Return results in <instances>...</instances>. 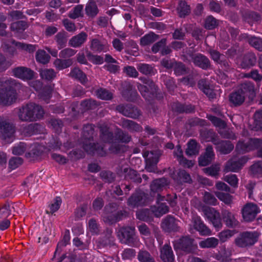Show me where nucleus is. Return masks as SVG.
I'll return each instance as SVG.
<instances>
[{
	"instance_id": "nucleus-55",
	"label": "nucleus",
	"mask_w": 262,
	"mask_h": 262,
	"mask_svg": "<svg viewBox=\"0 0 262 262\" xmlns=\"http://www.w3.org/2000/svg\"><path fill=\"white\" fill-rule=\"evenodd\" d=\"M219 26L218 20L212 15H208L206 17L204 21V28L207 30H213Z\"/></svg>"
},
{
	"instance_id": "nucleus-11",
	"label": "nucleus",
	"mask_w": 262,
	"mask_h": 262,
	"mask_svg": "<svg viewBox=\"0 0 262 262\" xmlns=\"http://www.w3.org/2000/svg\"><path fill=\"white\" fill-rule=\"evenodd\" d=\"M116 110L124 116L133 119H137L141 115L142 113L140 109L132 104H119L116 106Z\"/></svg>"
},
{
	"instance_id": "nucleus-18",
	"label": "nucleus",
	"mask_w": 262,
	"mask_h": 262,
	"mask_svg": "<svg viewBox=\"0 0 262 262\" xmlns=\"http://www.w3.org/2000/svg\"><path fill=\"white\" fill-rule=\"evenodd\" d=\"M257 62V58L255 54L251 51L247 52L243 55L240 66L243 69H250L254 67Z\"/></svg>"
},
{
	"instance_id": "nucleus-36",
	"label": "nucleus",
	"mask_w": 262,
	"mask_h": 262,
	"mask_svg": "<svg viewBox=\"0 0 262 262\" xmlns=\"http://www.w3.org/2000/svg\"><path fill=\"white\" fill-rule=\"evenodd\" d=\"M70 76L85 85L88 81L86 75L78 67L74 68L70 72Z\"/></svg>"
},
{
	"instance_id": "nucleus-9",
	"label": "nucleus",
	"mask_w": 262,
	"mask_h": 262,
	"mask_svg": "<svg viewBox=\"0 0 262 262\" xmlns=\"http://www.w3.org/2000/svg\"><path fill=\"white\" fill-rule=\"evenodd\" d=\"M259 234L257 232L244 231L240 233L235 239V245L239 248L253 246L258 241Z\"/></svg>"
},
{
	"instance_id": "nucleus-17",
	"label": "nucleus",
	"mask_w": 262,
	"mask_h": 262,
	"mask_svg": "<svg viewBox=\"0 0 262 262\" xmlns=\"http://www.w3.org/2000/svg\"><path fill=\"white\" fill-rule=\"evenodd\" d=\"M153 53L156 54L160 52L161 56H165L172 53V50L170 47L167 45V38H162L160 41L154 43L151 48Z\"/></svg>"
},
{
	"instance_id": "nucleus-49",
	"label": "nucleus",
	"mask_w": 262,
	"mask_h": 262,
	"mask_svg": "<svg viewBox=\"0 0 262 262\" xmlns=\"http://www.w3.org/2000/svg\"><path fill=\"white\" fill-rule=\"evenodd\" d=\"M35 58L38 62L46 64L50 61L51 57L45 50L39 49L36 53Z\"/></svg>"
},
{
	"instance_id": "nucleus-4",
	"label": "nucleus",
	"mask_w": 262,
	"mask_h": 262,
	"mask_svg": "<svg viewBox=\"0 0 262 262\" xmlns=\"http://www.w3.org/2000/svg\"><path fill=\"white\" fill-rule=\"evenodd\" d=\"M44 114V110L41 105L29 103L19 108L18 116L22 121L33 122L43 118Z\"/></svg>"
},
{
	"instance_id": "nucleus-16",
	"label": "nucleus",
	"mask_w": 262,
	"mask_h": 262,
	"mask_svg": "<svg viewBox=\"0 0 262 262\" xmlns=\"http://www.w3.org/2000/svg\"><path fill=\"white\" fill-rule=\"evenodd\" d=\"M14 76L24 80H30L34 78L35 72L30 68L25 67H18L12 70Z\"/></svg>"
},
{
	"instance_id": "nucleus-43",
	"label": "nucleus",
	"mask_w": 262,
	"mask_h": 262,
	"mask_svg": "<svg viewBox=\"0 0 262 262\" xmlns=\"http://www.w3.org/2000/svg\"><path fill=\"white\" fill-rule=\"evenodd\" d=\"M100 137L105 143H110L114 141L115 135L107 127H102L100 130Z\"/></svg>"
},
{
	"instance_id": "nucleus-60",
	"label": "nucleus",
	"mask_w": 262,
	"mask_h": 262,
	"mask_svg": "<svg viewBox=\"0 0 262 262\" xmlns=\"http://www.w3.org/2000/svg\"><path fill=\"white\" fill-rule=\"evenodd\" d=\"M164 83L168 92L172 94L177 88V85L173 78L170 76H166L164 79Z\"/></svg>"
},
{
	"instance_id": "nucleus-32",
	"label": "nucleus",
	"mask_w": 262,
	"mask_h": 262,
	"mask_svg": "<svg viewBox=\"0 0 262 262\" xmlns=\"http://www.w3.org/2000/svg\"><path fill=\"white\" fill-rule=\"evenodd\" d=\"M136 215L137 219L141 221L149 223L154 220V212L148 208L136 211Z\"/></svg>"
},
{
	"instance_id": "nucleus-52",
	"label": "nucleus",
	"mask_w": 262,
	"mask_h": 262,
	"mask_svg": "<svg viewBox=\"0 0 262 262\" xmlns=\"http://www.w3.org/2000/svg\"><path fill=\"white\" fill-rule=\"evenodd\" d=\"M250 171L254 177H262V161L259 160L253 164L250 167Z\"/></svg>"
},
{
	"instance_id": "nucleus-20",
	"label": "nucleus",
	"mask_w": 262,
	"mask_h": 262,
	"mask_svg": "<svg viewBox=\"0 0 262 262\" xmlns=\"http://www.w3.org/2000/svg\"><path fill=\"white\" fill-rule=\"evenodd\" d=\"M163 230L168 233L176 232L179 230V227L176 222L175 217L172 215H167L161 224Z\"/></svg>"
},
{
	"instance_id": "nucleus-45",
	"label": "nucleus",
	"mask_w": 262,
	"mask_h": 262,
	"mask_svg": "<svg viewBox=\"0 0 262 262\" xmlns=\"http://www.w3.org/2000/svg\"><path fill=\"white\" fill-rule=\"evenodd\" d=\"M39 75L42 79L47 81H52L54 79L56 75L53 69H39L38 70Z\"/></svg>"
},
{
	"instance_id": "nucleus-47",
	"label": "nucleus",
	"mask_w": 262,
	"mask_h": 262,
	"mask_svg": "<svg viewBox=\"0 0 262 262\" xmlns=\"http://www.w3.org/2000/svg\"><path fill=\"white\" fill-rule=\"evenodd\" d=\"M219 244V240L215 237H208L199 242V246L202 248H215Z\"/></svg>"
},
{
	"instance_id": "nucleus-5",
	"label": "nucleus",
	"mask_w": 262,
	"mask_h": 262,
	"mask_svg": "<svg viewBox=\"0 0 262 262\" xmlns=\"http://www.w3.org/2000/svg\"><path fill=\"white\" fill-rule=\"evenodd\" d=\"M119 205L117 203H110L103 209V221L112 225L122 220L128 216V212L125 210H118Z\"/></svg>"
},
{
	"instance_id": "nucleus-19",
	"label": "nucleus",
	"mask_w": 262,
	"mask_h": 262,
	"mask_svg": "<svg viewBox=\"0 0 262 262\" xmlns=\"http://www.w3.org/2000/svg\"><path fill=\"white\" fill-rule=\"evenodd\" d=\"M215 158V154L212 146L208 145L204 154H202L198 158L199 165L200 166H206L209 165Z\"/></svg>"
},
{
	"instance_id": "nucleus-57",
	"label": "nucleus",
	"mask_w": 262,
	"mask_h": 262,
	"mask_svg": "<svg viewBox=\"0 0 262 262\" xmlns=\"http://www.w3.org/2000/svg\"><path fill=\"white\" fill-rule=\"evenodd\" d=\"M27 27V23L25 20H18L13 23L10 27L11 30L15 31L18 33L23 32Z\"/></svg>"
},
{
	"instance_id": "nucleus-15",
	"label": "nucleus",
	"mask_w": 262,
	"mask_h": 262,
	"mask_svg": "<svg viewBox=\"0 0 262 262\" xmlns=\"http://www.w3.org/2000/svg\"><path fill=\"white\" fill-rule=\"evenodd\" d=\"M83 149L91 155H96L98 157H103L106 155V151L104 149V146L98 143H89L83 144Z\"/></svg>"
},
{
	"instance_id": "nucleus-24",
	"label": "nucleus",
	"mask_w": 262,
	"mask_h": 262,
	"mask_svg": "<svg viewBox=\"0 0 262 262\" xmlns=\"http://www.w3.org/2000/svg\"><path fill=\"white\" fill-rule=\"evenodd\" d=\"M256 206L251 204H247L242 210V216L245 221L250 222L256 217L257 212L254 207Z\"/></svg>"
},
{
	"instance_id": "nucleus-63",
	"label": "nucleus",
	"mask_w": 262,
	"mask_h": 262,
	"mask_svg": "<svg viewBox=\"0 0 262 262\" xmlns=\"http://www.w3.org/2000/svg\"><path fill=\"white\" fill-rule=\"evenodd\" d=\"M250 151L258 150L262 147V139L250 138L248 142Z\"/></svg>"
},
{
	"instance_id": "nucleus-51",
	"label": "nucleus",
	"mask_w": 262,
	"mask_h": 262,
	"mask_svg": "<svg viewBox=\"0 0 262 262\" xmlns=\"http://www.w3.org/2000/svg\"><path fill=\"white\" fill-rule=\"evenodd\" d=\"M174 73L176 76L183 75L188 73V69L184 63L181 61L174 60Z\"/></svg>"
},
{
	"instance_id": "nucleus-7",
	"label": "nucleus",
	"mask_w": 262,
	"mask_h": 262,
	"mask_svg": "<svg viewBox=\"0 0 262 262\" xmlns=\"http://www.w3.org/2000/svg\"><path fill=\"white\" fill-rule=\"evenodd\" d=\"M153 201L152 196L144 192L139 188L136 189L135 191L127 199V205L132 208H136L148 205Z\"/></svg>"
},
{
	"instance_id": "nucleus-56",
	"label": "nucleus",
	"mask_w": 262,
	"mask_h": 262,
	"mask_svg": "<svg viewBox=\"0 0 262 262\" xmlns=\"http://www.w3.org/2000/svg\"><path fill=\"white\" fill-rule=\"evenodd\" d=\"M138 70L145 75H152L154 74V67L147 63H140L137 64Z\"/></svg>"
},
{
	"instance_id": "nucleus-8",
	"label": "nucleus",
	"mask_w": 262,
	"mask_h": 262,
	"mask_svg": "<svg viewBox=\"0 0 262 262\" xmlns=\"http://www.w3.org/2000/svg\"><path fill=\"white\" fill-rule=\"evenodd\" d=\"M117 236L121 243L130 247H136L139 242L135 228L130 226L120 228L117 232Z\"/></svg>"
},
{
	"instance_id": "nucleus-44",
	"label": "nucleus",
	"mask_w": 262,
	"mask_h": 262,
	"mask_svg": "<svg viewBox=\"0 0 262 262\" xmlns=\"http://www.w3.org/2000/svg\"><path fill=\"white\" fill-rule=\"evenodd\" d=\"M86 14L91 17H95L99 12L96 2L94 0H90L86 4L85 8Z\"/></svg>"
},
{
	"instance_id": "nucleus-58",
	"label": "nucleus",
	"mask_w": 262,
	"mask_h": 262,
	"mask_svg": "<svg viewBox=\"0 0 262 262\" xmlns=\"http://www.w3.org/2000/svg\"><path fill=\"white\" fill-rule=\"evenodd\" d=\"M127 94H123L122 97L128 102H136L139 100H141V97L135 88L129 93H127Z\"/></svg>"
},
{
	"instance_id": "nucleus-33",
	"label": "nucleus",
	"mask_w": 262,
	"mask_h": 262,
	"mask_svg": "<svg viewBox=\"0 0 262 262\" xmlns=\"http://www.w3.org/2000/svg\"><path fill=\"white\" fill-rule=\"evenodd\" d=\"M231 255L232 251L224 246L218 253L215 254L214 257L220 262H230L232 260Z\"/></svg>"
},
{
	"instance_id": "nucleus-2",
	"label": "nucleus",
	"mask_w": 262,
	"mask_h": 262,
	"mask_svg": "<svg viewBox=\"0 0 262 262\" xmlns=\"http://www.w3.org/2000/svg\"><path fill=\"white\" fill-rule=\"evenodd\" d=\"M139 79L143 84L137 83V87L145 101H152L153 100L163 101L165 93L152 79L145 77H140Z\"/></svg>"
},
{
	"instance_id": "nucleus-38",
	"label": "nucleus",
	"mask_w": 262,
	"mask_h": 262,
	"mask_svg": "<svg viewBox=\"0 0 262 262\" xmlns=\"http://www.w3.org/2000/svg\"><path fill=\"white\" fill-rule=\"evenodd\" d=\"M132 136L127 132L118 129L115 133V139L119 143L127 144L132 140Z\"/></svg>"
},
{
	"instance_id": "nucleus-50",
	"label": "nucleus",
	"mask_w": 262,
	"mask_h": 262,
	"mask_svg": "<svg viewBox=\"0 0 262 262\" xmlns=\"http://www.w3.org/2000/svg\"><path fill=\"white\" fill-rule=\"evenodd\" d=\"M198 143L194 139H190L187 143L186 154L188 156L195 155L199 154Z\"/></svg>"
},
{
	"instance_id": "nucleus-35",
	"label": "nucleus",
	"mask_w": 262,
	"mask_h": 262,
	"mask_svg": "<svg viewBox=\"0 0 262 262\" xmlns=\"http://www.w3.org/2000/svg\"><path fill=\"white\" fill-rule=\"evenodd\" d=\"M87 37L88 35L85 32H81L72 37L69 41V45L74 48L79 47L86 41Z\"/></svg>"
},
{
	"instance_id": "nucleus-53",
	"label": "nucleus",
	"mask_w": 262,
	"mask_h": 262,
	"mask_svg": "<svg viewBox=\"0 0 262 262\" xmlns=\"http://www.w3.org/2000/svg\"><path fill=\"white\" fill-rule=\"evenodd\" d=\"M137 258L140 262H156L150 253L145 250H140Z\"/></svg>"
},
{
	"instance_id": "nucleus-12",
	"label": "nucleus",
	"mask_w": 262,
	"mask_h": 262,
	"mask_svg": "<svg viewBox=\"0 0 262 262\" xmlns=\"http://www.w3.org/2000/svg\"><path fill=\"white\" fill-rule=\"evenodd\" d=\"M249 159V158L247 156H243L237 160L230 159L226 162L224 171L225 172H238L243 168Z\"/></svg>"
},
{
	"instance_id": "nucleus-3",
	"label": "nucleus",
	"mask_w": 262,
	"mask_h": 262,
	"mask_svg": "<svg viewBox=\"0 0 262 262\" xmlns=\"http://www.w3.org/2000/svg\"><path fill=\"white\" fill-rule=\"evenodd\" d=\"M20 87V83L16 80L10 78L6 80L3 87L0 89V104L9 106L14 103Z\"/></svg>"
},
{
	"instance_id": "nucleus-46",
	"label": "nucleus",
	"mask_w": 262,
	"mask_h": 262,
	"mask_svg": "<svg viewBox=\"0 0 262 262\" xmlns=\"http://www.w3.org/2000/svg\"><path fill=\"white\" fill-rule=\"evenodd\" d=\"M111 145L108 148L110 153L114 155H119L124 152L126 151V146L121 144L118 141H113L110 143Z\"/></svg>"
},
{
	"instance_id": "nucleus-39",
	"label": "nucleus",
	"mask_w": 262,
	"mask_h": 262,
	"mask_svg": "<svg viewBox=\"0 0 262 262\" xmlns=\"http://www.w3.org/2000/svg\"><path fill=\"white\" fill-rule=\"evenodd\" d=\"M123 127L127 128L130 132L140 133L143 130L141 125L136 122L128 119H124L122 121Z\"/></svg>"
},
{
	"instance_id": "nucleus-37",
	"label": "nucleus",
	"mask_w": 262,
	"mask_h": 262,
	"mask_svg": "<svg viewBox=\"0 0 262 262\" xmlns=\"http://www.w3.org/2000/svg\"><path fill=\"white\" fill-rule=\"evenodd\" d=\"M193 226L194 228L198 231L202 235L211 234V231L203 223L200 217L195 219Z\"/></svg>"
},
{
	"instance_id": "nucleus-64",
	"label": "nucleus",
	"mask_w": 262,
	"mask_h": 262,
	"mask_svg": "<svg viewBox=\"0 0 262 262\" xmlns=\"http://www.w3.org/2000/svg\"><path fill=\"white\" fill-rule=\"evenodd\" d=\"M250 46L255 49L256 50L262 52V38L259 37L254 36L251 37L249 41Z\"/></svg>"
},
{
	"instance_id": "nucleus-1",
	"label": "nucleus",
	"mask_w": 262,
	"mask_h": 262,
	"mask_svg": "<svg viewBox=\"0 0 262 262\" xmlns=\"http://www.w3.org/2000/svg\"><path fill=\"white\" fill-rule=\"evenodd\" d=\"M256 97L254 84L250 81L241 83L229 95V100L234 107L242 105L247 98L248 105L251 104Z\"/></svg>"
},
{
	"instance_id": "nucleus-26",
	"label": "nucleus",
	"mask_w": 262,
	"mask_h": 262,
	"mask_svg": "<svg viewBox=\"0 0 262 262\" xmlns=\"http://www.w3.org/2000/svg\"><path fill=\"white\" fill-rule=\"evenodd\" d=\"M43 153L42 147L39 144H34L30 147V150L25 154V157L30 161L37 160Z\"/></svg>"
},
{
	"instance_id": "nucleus-21",
	"label": "nucleus",
	"mask_w": 262,
	"mask_h": 262,
	"mask_svg": "<svg viewBox=\"0 0 262 262\" xmlns=\"http://www.w3.org/2000/svg\"><path fill=\"white\" fill-rule=\"evenodd\" d=\"M192 62L195 67H199L203 70H208L212 69V65L209 59L205 55L201 53H196Z\"/></svg>"
},
{
	"instance_id": "nucleus-62",
	"label": "nucleus",
	"mask_w": 262,
	"mask_h": 262,
	"mask_svg": "<svg viewBox=\"0 0 262 262\" xmlns=\"http://www.w3.org/2000/svg\"><path fill=\"white\" fill-rule=\"evenodd\" d=\"M100 177L105 183H113L116 178L115 174L111 171H102L100 173Z\"/></svg>"
},
{
	"instance_id": "nucleus-61",
	"label": "nucleus",
	"mask_w": 262,
	"mask_h": 262,
	"mask_svg": "<svg viewBox=\"0 0 262 262\" xmlns=\"http://www.w3.org/2000/svg\"><path fill=\"white\" fill-rule=\"evenodd\" d=\"M215 196L225 204L229 205L232 202L233 196L228 193H224L220 191L215 192Z\"/></svg>"
},
{
	"instance_id": "nucleus-41",
	"label": "nucleus",
	"mask_w": 262,
	"mask_h": 262,
	"mask_svg": "<svg viewBox=\"0 0 262 262\" xmlns=\"http://www.w3.org/2000/svg\"><path fill=\"white\" fill-rule=\"evenodd\" d=\"M160 38V36L152 32L145 35L140 39V44L144 47L152 43Z\"/></svg>"
},
{
	"instance_id": "nucleus-29",
	"label": "nucleus",
	"mask_w": 262,
	"mask_h": 262,
	"mask_svg": "<svg viewBox=\"0 0 262 262\" xmlns=\"http://www.w3.org/2000/svg\"><path fill=\"white\" fill-rule=\"evenodd\" d=\"M222 217L223 222L228 228H234L238 224V222L235 219L234 214L227 210H224L222 212Z\"/></svg>"
},
{
	"instance_id": "nucleus-25",
	"label": "nucleus",
	"mask_w": 262,
	"mask_h": 262,
	"mask_svg": "<svg viewBox=\"0 0 262 262\" xmlns=\"http://www.w3.org/2000/svg\"><path fill=\"white\" fill-rule=\"evenodd\" d=\"M124 173V179L131 182L140 184L142 182V178L140 173L132 168H125L123 170Z\"/></svg>"
},
{
	"instance_id": "nucleus-22",
	"label": "nucleus",
	"mask_w": 262,
	"mask_h": 262,
	"mask_svg": "<svg viewBox=\"0 0 262 262\" xmlns=\"http://www.w3.org/2000/svg\"><path fill=\"white\" fill-rule=\"evenodd\" d=\"M168 184L167 179L164 177L153 180L150 185V196L154 199L156 193H159L163 187Z\"/></svg>"
},
{
	"instance_id": "nucleus-31",
	"label": "nucleus",
	"mask_w": 262,
	"mask_h": 262,
	"mask_svg": "<svg viewBox=\"0 0 262 262\" xmlns=\"http://www.w3.org/2000/svg\"><path fill=\"white\" fill-rule=\"evenodd\" d=\"M96 135L94 126L91 124H88L83 127L82 132L83 144L89 143L90 141H94V137Z\"/></svg>"
},
{
	"instance_id": "nucleus-54",
	"label": "nucleus",
	"mask_w": 262,
	"mask_h": 262,
	"mask_svg": "<svg viewBox=\"0 0 262 262\" xmlns=\"http://www.w3.org/2000/svg\"><path fill=\"white\" fill-rule=\"evenodd\" d=\"M96 95L98 98L102 100H110L113 98V94L112 92L102 88L96 91Z\"/></svg>"
},
{
	"instance_id": "nucleus-30",
	"label": "nucleus",
	"mask_w": 262,
	"mask_h": 262,
	"mask_svg": "<svg viewBox=\"0 0 262 262\" xmlns=\"http://www.w3.org/2000/svg\"><path fill=\"white\" fill-rule=\"evenodd\" d=\"M0 130L2 132L3 139L7 142L10 141L15 133L14 126L12 124L6 120L4 123V126H3V127Z\"/></svg>"
},
{
	"instance_id": "nucleus-27",
	"label": "nucleus",
	"mask_w": 262,
	"mask_h": 262,
	"mask_svg": "<svg viewBox=\"0 0 262 262\" xmlns=\"http://www.w3.org/2000/svg\"><path fill=\"white\" fill-rule=\"evenodd\" d=\"M216 149L221 154L227 155L230 153L234 148L233 144L229 140H220L215 143Z\"/></svg>"
},
{
	"instance_id": "nucleus-48",
	"label": "nucleus",
	"mask_w": 262,
	"mask_h": 262,
	"mask_svg": "<svg viewBox=\"0 0 262 262\" xmlns=\"http://www.w3.org/2000/svg\"><path fill=\"white\" fill-rule=\"evenodd\" d=\"M72 59H59L57 58L54 61V64L57 69L60 70L67 69L73 64Z\"/></svg>"
},
{
	"instance_id": "nucleus-6",
	"label": "nucleus",
	"mask_w": 262,
	"mask_h": 262,
	"mask_svg": "<svg viewBox=\"0 0 262 262\" xmlns=\"http://www.w3.org/2000/svg\"><path fill=\"white\" fill-rule=\"evenodd\" d=\"M173 248L177 252H181L185 254H193L197 249L198 246L194 238L189 235H183L173 242Z\"/></svg>"
},
{
	"instance_id": "nucleus-28",
	"label": "nucleus",
	"mask_w": 262,
	"mask_h": 262,
	"mask_svg": "<svg viewBox=\"0 0 262 262\" xmlns=\"http://www.w3.org/2000/svg\"><path fill=\"white\" fill-rule=\"evenodd\" d=\"M45 130V126L39 123H32L29 124L24 128L25 134L29 136L43 134Z\"/></svg>"
},
{
	"instance_id": "nucleus-34",
	"label": "nucleus",
	"mask_w": 262,
	"mask_h": 262,
	"mask_svg": "<svg viewBox=\"0 0 262 262\" xmlns=\"http://www.w3.org/2000/svg\"><path fill=\"white\" fill-rule=\"evenodd\" d=\"M160 257L163 262H174V256L171 247L164 245L161 252Z\"/></svg>"
},
{
	"instance_id": "nucleus-59",
	"label": "nucleus",
	"mask_w": 262,
	"mask_h": 262,
	"mask_svg": "<svg viewBox=\"0 0 262 262\" xmlns=\"http://www.w3.org/2000/svg\"><path fill=\"white\" fill-rule=\"evenodd\" d=\"M248 142L245 143L244 141H238L235 146V152L236 155L244 154L250 151Z\"/></svg>"
},
{
	"instance_id": "nucleus-14",
	"label": "nucleus",
	"mask_w": 262,
	"mask_h": 262,
	"mask_svg": "<svg viewBox=\"0 0 262 262\" xmlns=\"http://www.w3.org/2000/svg\"><path fill=\"white\" fill-rule=\"evenodd\" d=\"M241 15L243 20L250 26H252L253 24H259L262 19V16L259 13L250 10L242 11Z\"/></svg>"
},
{
	"instance_id": "nucleus-42",
	"label": "nucleus",
	"mask_w": 262,
	"mask_h": 262,
	"mask_svg": "<svg viewBox=\"0 0 262 262\" xmlns=\"http://www.w3.org/2000/svg\"><path fill=\"white\" fill-rule=\"evenodd\" d=\"M68 33L64 30L60 31L55 36V40L58 49L64 48L68 41Z\"/></svg>"
},
{
	"instance_id": "nucleus-23",
	"label": "nucleus",
	"mask_w": 262,
	"mask_h": 262,
	"mask_svg": "<svg viewBox=\"0 0 262 262\" xmlns=\"http://www.w3.org/2000/svg\"><path fill=\"white\" fill-rule=\"evenodd\" d=\"M197 86L208 97L209 100L216 98V93L214 90L210 88V83L206 79L199 80L198 82Z\"/></svg>"
},
{
	"instance_id": "nucleus-13",
	"label": "nucleus",
	"mask_w": 262,
	"mask_h": 262,
	"mask_svg": "<svg viewBox=\"0 0 262 262\" xmlns=\"http://www.w3.org/2000/svg\"><path fill=\"white\" fill-rule=\"evenodd\" d=\"M171 178L179 185H183L184 183L192 184L193 181L190 174L185 170L179 169L176 173L175 171L170 173Z\"/></svg>"
},
{
	"instance_id": "nucleus-10",
	"label": "nucleus",
	"mask_w": 262,
	"mask_h": 262,
	"mask_svg": "<svg viewBox=\"0 0 262 262\" xmlns=\"http://www.w3.org/2000/svg\"><path fill=\"white\" fill-rule=\"evenodd\" d=\"M145 158V169L150 172L159 173L157 171V164L159 161L160 154L159 151L152 150L149 152L146 151L143 153Z\"/></svg>"
},
{
	"instance_id": "nucleus-40",
	"label": "nucleus",
	"mask_w": 262,
	"mask_h": 262,
	"mask_svg": "<svg viewBox=\"0 0 262 262\" xmlns=\"http://www.w3.org/2000/svg\"><path fill=\"white\" fill-rule=\"evenodd\" d=\"M177 11L179 16L181 18H184L190 13V6L187 4L185 1L180 0L179 2Z\"/></svg>"
}]
</instances>
